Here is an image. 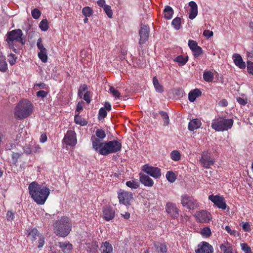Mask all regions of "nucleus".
Segmentation results:
<instances>
[{
	"instance_id": "f257e3e1",
	"label": "nucleus",
	"mask_w": 253,
	"mask_h": 253,
	"mask_svg": "<svg viewBox=\"0 0 253 253\" xmlns=\"http://www.w3.org/2000/svg\"><path fill=\"white\" fill-rule=\"evenodd\" d=\"M91 141L92 149L103 156L117 153L122 150V142L119 139L102 141L95 136H91Z\"/></svg>"
},
{
	"instance_id": "f03ea898",
	"label": "nucleus",
	"mask_w": 253,
	"mask_h": 253,
	"mask_svg": "<svg viewBox=\"0 0 253 253\" xmlns=\"http://www.w3.org/2000/svg\"><path fill=\"white\" fill-rule=\"evenodd\" d=\"M28 189L32 198L39 205H43L50 194V190L48 187L36 182L31 183Z\"/></svg>"
},
{
	"instance_id": "7ed1b4c3",
	"label": "nucleus",
	"mask_w": 253,
	"mask_h": 253,
	"mask_svg": "<svg viewBox=\"0 0 253 253\" xmlns=\"http://www.w3.org/2000/svg\"><path fill=\"white\" fill-rule=\"evenodd\" d=\"M54 233L61 237H65L70 233L72 224L69 218L63 216L56 220L53 225Z\"/></svg>"
},
{
	"instance_id": "20e7f679",
	"label": "nucleus",
	"mask_w": 253,
	"mask_h": 253,
	"mask_svg": "<svg viewBox=\"0 0 253 253\" xmlns=\"http://www.w3.org/2000/svg\"><path fill=\"white\" fill-rule=\"evenodd\" d=\"M33 109V106L30 101L22 100L15 107L14 115L18 119H23L31 114Z\"/></svg>"
},
{
	"instance_id": "39448f33",
	"label": "nucleus",
	"mask_w": 253,
	"mask_h": 253,
	"mask_svg": "<svg viewBox=\"0 0 253 253\" xmlns=\"http://www.w3.org/2000/svg\"><path fill=\"white\" fill-rule=\"evenodd\" d=\"M233 124L232 119H226L225 117H219L212 121L211 127L216 131H224L230 129Z\"/></svg>"
},
{
	"instance_id": "423d86ee",
	"label": "nucleus",
	"mask_w": 253,
	"mask_h": 253,
	"mask_svg": "<svg viewBox=\"0 0 253 253\" xmlns=\"http://www.w3.org/2000/svg\"><path fill=\"white\" fill-rule=\"evenodd\" d=\"M23 34L21 30L19 29L13 30L7 32L6 35V41L9 46L13 47V42L16 41L21 43L22 45L25 44V42Z\"/></svg>"
},
{
	"instance_id": "0eeeda50",
	"label": "nucleus",
	"mask_w": 253,
	"mask_h": 253,
	"mask_svg": "<svg viewBox=\"0 0 253 253\" xmlns=\"http://www.w3.org/2000/svg\"><path fill=\"white\" fill-rule=\"evenodd\" d=\"M181 204L183 207L190 210H193L197 208L198 203L193 197L187 194H182L180 198Z\"/></svg>"
},
{
	"instance_id": "6e6552de",
	"label": "nucleus",
	"mask_w": 253,
	"mask_h": 253,
	"mask_svg": "<svg viewBox=\"0 0 253 253\" xmlns=\"http://www.w3.org/2000/svg\"><path fill=\"white\" fill-rule=\"evenodd\" d=\"M150 33L149 27L146 25H143L141 26L139 31V41L138 50H142L144 47V44L148 41Z\"/></svg>"
},
{
	"instance_id": "1a4fd4ad",
	"label": "nucleus",
	"mask_w": 253,
	"mask_h": 253,
	"mask_svg": "<svg viewBox=\"0 0 253 253\" xmlns=\"http://www.w3.org/2000/svg\"><path fill=\"white\" fill-rule=\"evenodd\" d=\"M142 170L155 179H158L162 175L161 170L160 168L150 166L148 164L143 166Z\"/></svg>"
},
{
	"instance_id": "9d476101",
	"label": "nucleus",
	"mask_w": 253,
	"mask_h": 253,
	"mask_svg": "<svg viewBox=\"0 0 253 253\" xmlns=\"http://www.w3.org/2000/svg\"><path fill=\"white\" fill-rule=\"evenodd\" d=\"M166 211L167 213L173 219H177L179 216L180 210L176 204L169 202L166 205Z\"/></svg>"
},
{
	"instance_id": "9b49d317",
	"label": "nucleus",
	"mask_w": 253,
	"mask_h": 253,
	"mask_svg": "<svg viewBox=\"0 0 253 253\" xmlns=\"http://www.w3.org/2000/svg\"><path fill=\"white\" fill-rule=\"evenodd\" d=\"M209 199L219 209L224 210L227 208L225 199L222 196L211 194L209 196Z\"/></svg>"
},
{
	"instance_id": "f8f14e48",
	"label": "nucleus",
	"mask_w": 253,
	"mask_h": 253,
	"mask_svg": "<svg viewBox=\"0 0 253 253\" xmlns=\"http://www.w3.org/2000/svg\"><path fill=\"white\" fill-rule=\"evenodd\" d=\"M118 197L120 204L124 205H130L133 199V195L131 192L125 191L118 192Z\"/></svg>"
},
{
	"instance_id": "ddd939ff",
	"label": "nucleus",
	"mask_w": 253,
	"mask_h": 253,
	"mask_svg": "<svg viewBox=\"0 0 253 253\" xmlns=\"http://www.w3.org/2000/svg\"><path fill=\"white\" fill-rule=\"evenodd\" d=\"M200 162L203 167L209 169L214 163V159L212 158L208 152L204 153L200 158Z\"/></svg>"
},
{
	"instance_id": "4468645a",
	"label": "nucleus",
	"mask_w": 253,
	"mask_h": 253,
	"mask_svg": "<svg viewBox=\"0 0 253 253\" xmlns=\"http://www.w3.org/2000/svg\"><path fill=\"white\" fill-rule=\"evenodd\" d=\"M195 217L196 220L201 223L209 222L211 218V214L204 210L196 212Z\"/></svg>"
},
{
	"instance_id": "2eb2a0df",
	"label": "nucleus",
	"mask_w": 253,
	"mask_h": 253,
	"mask_svg": "<svg viewBox=\"0 0 253 253\" xmlns=\"http://www.w3.org/2000/svg\"><path fill=\"white\" fill-rule=\"evenodd\" d=\"M198 248L195 251L196 253H213L212 247L208 243L203 242L198 245Z\"/></svg>"
},
{
	"instance_id": "dca6fc26",
	"label": "nucleus",
	"mask_w": 253,
	"mask_h": 253,
	"mask_svg": "<svg viewBox=\"0 0 253 253\" xmlns=\"http://www.w3.org/2000/svg\"><path fill=\"white\" fill-rule=\"evenodd\" d=\"M63 140L65 143L69 146H74L77 144V139L73 132H68L65 135Z\"/></svg>"
},
{
	"instance_id": "f3484780",
	"label": "nucleus",
	"mask_w": 253,
	"mask_h": 253,
	"mask_svg": "<svg viewBox=\"0 0 253 253\" xmlns=\"http://www.w3.org/2000/svg\"><path fill=\"white\" fill-rule=\"evenodd\" d=\"M103 218L106 221H110L115 217V211L114 209L110 206L106 207L103 209Z\"/></svg>"
},
{
	"instance_id": "a211bd4d",
	"label": "nucleus",
	"mask_w": 253,
	"mask_h": 253,
	"mask_svg": "<svg viewBox=\"0 0 253 253\" xmlns=\"http://www.w3.org/2000/svg\"><path fill=\"white\" fill-rule=\"evenodd\" d=\"M219 248L223 253H234L233 245L227 241H224L220 245Z\"/></svg>"
},
{
	"instance_id": "6ab92c4d",
	"label": "nucleus",
	"mask_w": 253,
	"mask_h": 253,
	"mask_svg": "<svg viewBox=\"0 0 253 253\" xmlns=\"http://www.w3.org/2000/svg\"><path fill=\"white\" fill-rule=\"evenodd\" d=\"M232 59L235 65L240 69H243L246 68V63L243 61L242 57L239 54H233L232 55Z\"/></svg>"
},
{
	"instance_id": "aec40b11",
	"label": "nucleus",
	"mask_w": 253,
	"mask_h": 253,
	"mask_svg": "<svg viewBox=\"0 0 253 253\" xmlns=\"http://www.w3.org/2000/svg\"><path fill=\"white\" fill-rule=\"evenodd\" d=\"M64 253H70L73 249V245L68 241L59 242L56 244Z\"/></svg>"
},
{
	"instance_id": "412c9836",
	"label": "nucleus",
	"mask_w": 253,
	"mask_h": 253,
	"mask_svg": "<svg viewBox=\"0 0 253 253\" xmlns=\"http://www.w3.org/2000/svg\"><path fill=\"white\" fill-rule=\"evenodd\" d=\"M99 250L100 253H113V252L112 245L108 241L102 242Z\"/></svg>"
},
{
	"instance_id": "4be33fe9",
	"label": "nucleus",
	"mask_w": 253,
	"mask_h": 253,
	"mask_svg": "<svg viewBox=\"0 0 253 253\" xmlns=\"http://www.w3.org/2000/svg\"><path fill=\"white\" fill-rule=\"evenodd\" d=\"M189 5L190 7L189 11V19H194L198 14V5L196 3L193 1L189 2Z\"/></svg>"
},
{
	"instance_id": "5701e85b",
	"label": "nucleus",
	"mask_w": 253,
	"mask_h": 253,
	"mask_svg": "<svg viewBox=\"0 0 253 253\" xmlns=\"http://www.w3.org/2000/svg\"><path fill=\"white\" fill-rule=\"evenodd\" d=\"M85 248L88 253H98V245L96 241L85 243Z\"/></svg>"
},
{
	"instance_id": "b1692460",
	"label": "nucleus",
	"mask_w": 253,
	"mask_h": 253,
	"mask_svg": "<svg viewBox=\"0 0 253 253\" xmlns=\"http://www.w3.org/2000/svg\"><path fill=\"white\" fill-rule=\"evenodd\" d=\"M139 180L145 186L152 187L154 185V181L148 175L140 174Z\"/></svg>"
},
{
	"instance_id": "393cba45",
	"label": "nucleus",
	"mask_w": 253,
	"mask_h": 253,
	"mask_svg": "<svg viewBox=\"0 0 253 253\" xmlns=\"http://www.w3.org/2000/svg\"><path fill=\"white\" fill-rule=\"evenodd\" d=\"M202 92L199 89L195 88L191 90L188 94V99L191 102H193L196 99L201 96Z\"/></svg>"
},
{
	"instance_id": "a878e982",
	"label": "nucleus",
	"mask_w": 253,
	"mask_h": 253,
	"mask_svg": "<svg viewBox=\"0 0 253 253\" xmlns=\"http://www.w3.org/2000/svg\"><path fill=\"white\" fill-rule=\"evenodd\" d=\"M201 125V121L198 119L191 120L188 124V129L190 131H194L199 128Z\"/></svg>"
},
{
	"instance_id": "bb28decb",
	"label": "nucleus",
	"mask_w": 253,
	"mask_h": 253,
	"mask_svg": "<svg viewBox=\"0 0 253 253\" xmlns=\"http://www.w3.org/2000/svg\"><path fill=\"white\" fill-rule=\"evenodd\" d=\"M188 60V56H183L182 55L177 56L174 59L173 61L177 62L179 66H183L186 64Z\"/></svg>"
},
{
	"instance_id": "cd10ccee",
	"label": "nucleus",
	"mask_w": 253,
	"mask_h": 253,
	"mask_svg": "<svg viewBox=\"0 0 253 253\" xmlns=\"http://www.w3.org/2000/svg\"><path fill=\"white\" fill-rule=\"evenodd\" d=\"M154 247L158 253H166L167 252V246L164 243H156L154 244Z\"/></svg>"
},
{
	"instance_id": "c85d7f7f",
	"label": "nucleus",
	"mask_w": 253,
	"mask_h": 253,
	"mask_svg": "<svg viewBox=\"0 0 253 253\" xmlns=\"http://www.w3.org/2000/svg\"><path fill=\"white\" fill-rule=\"evenodd\" d=\"M164 17L167 19H170L173 16L174 13L173 10L171 7L169 5H166L164 10Z\"/></svg>"
},
{
	"instance_id": "c756f323",
	"label": "nucleus",
	"mask_w": 253,
	"mask_h": 253,
	"mask_svg": "<svg viewBox=\"0 0 253 253\" xmlns=\"http://www.w3.org/2000/svg\"><path fill=\"white\" fill-rule=\"evenodd\" d=\"M153 84L156 91L159 93H162L164 91L163 86L159 83V82L156 77L153 78Z\"/></svg>"
},
{
	"instance_id": "7c9ffc66",
	"label": "nucleus",
	"mask_w": 253,
	"mask_h": 253,
	"mask_svg": "<svg viewBox=\"0 0 253 253\" xmlns=\"http://www.w3.org/2000/svg\"><path fill=\"white\" fill-rule=\"evenodd\" d=\"M7 70V64L5 58L2 55H0V71L5 72Z\"/></svg>"
},
{
	"instance_id": "2f4dec72",
	"label": "nucleus",
	"mask_w": 253,
	"mask_h": 253,
	"mask_svg": "<svg viewBox=\"0 0 253 253\" xmlns=\"http://www.w3.org/2000/svg\"><path fill=\"white\" fill-rule=\"evenodd\" d=\"M203 79L208 83L212 82L214 79L213 74L210 71H205L203 73Z\"/></svg>"
},
{
	"instance_id": "473e14b6",
	"label": "nucleus",
	"mask_w": 253,
	"mask_h": 253,
	"mask_svg": "<svg viewBox=\"0 0 253 253\" xmlns=\"http://www.w3.org/2000/svg\"><path fill=\"white\" fill-rule=\"evenodd\" d=\"M74 121L76 124L83 126H85L87 124V122L80 116L79 113L75 114L74 117Z\"/></svg>"
},
{
	"instance_id": "72a5a7b5",
	"label": "nucleus",
	"mask_w": 253,
	"mask_h": 253,
	"mask_svg": "<svg viewBox=\"0 0 253 253\" xmlns=\"http://www.w3.org/2000/svg\"><path fill=\"white\" fill-rule=\"evenodd\" d=\"M181 18L177 17L172 20L171 22V25L176 30H178L181 28Z\"/></svg>"
},
{
	"instance_id": "f704fd0d",
	"label": "nucleus",
	"mask_w": 253,
	"mask_h": 253,
	"mask_svg": "<svg viewBox=\"0 0 253 253\" xmlns=\"http://www.w3.org/2000/svg\"><path fill=\"white\" fill-rule=\"evenodd\" d=\"M170 156V158L174 161H178L181 159V154L178 150L171 151Z\"/></svg>"
},
{
	"instance_id": "c9c22d12",
	"label": "nucleus",
	"mask_w": 253,
	"mask_h": 253,
	"mask_svg": "<svg viewBox=\"0 0 253 253\" xmlns=\"http://www.w3.org/2000/svg\"><path fill=\"white\" fill-rule=\"evenodd\" d=\"M95 135L94 136L95 137L98 138L99 140L101 141L104 138H105L106 136V134L105 132L102 129H97L95 131Z\"/></svg>"
},
{
	"instance_id": "e433bc0d",
	"label": "nucleus",
	"mask_w": 253,
	"mask_h": 253,
	"mask_svg": "<svg viewBox=\"0 0 253 253\" xmlns=\"http://www.w3.org/2000/svg\"><path fill=\"white\" fill-rule=\"evenodd\" d=\"M167 179L170 183H173L176 180V175L173 171H168L166 175Z\"/></svg>"
},
{
	"instance_id": "4c0bfd02",
	"label": "nucleus",
	"mask_w": 253,
	"mask_h": 253,
	"mask_svg": "<svg viewBox=\"0 0 253 253\" xmlns=\"http://www.w3.org/2000/svg\"><path fill=\"white\" fill-rule=\"evenodd\" d=\"M126 184L129 188L134 189H137L139 186V182L133 180L126 181Z\"/></svg>"
},
{
	"instance_id": "58836bf2",
	"label": "nucleus",
	"mask_w": 253,
	"mask_h": 253,
	"mask_svg": "<svg viewBox=\"0 0 253 253\" xmlns=\"http://www.w3.org/2000/svg\"><path fill=\"white\" fill-rule=\"evenodd\" d=\"M38 57L42 62L46 63L47 61V50L40 51Z\"/></svg>"
},
{
	"instance_id": "ea45409f",
	"label": "nucleus",
	"mask_w": 253,
	"mask_h": 253,
	"mask_svg": "<svg viewBox=\"0 0 253 253\" xmlns=\"http://www.w3.org/2000/svg\"><path fill=\"white\" fill-rule=\"evenodd\" d=\"M82 13L86 17H90L93 14V10L90 7L85 6L83 8Z\"/></svg>"
},
{
	"instance_id": "a19ab883",
	"label": "nucleus",
	"mask_w": 253,
	"mask_h": 253,
	"mask_svg": "<svg viewBox=\"0 0 253 253\" xmlns=\"http://www.w3.org/2000/svg\"><path fill=\"white\" fill-rule=\"evenodd\" d=\"M29 236L32 237L33 241H35L36 240L37 237H40V233L37 229L34 228L30 230Z\"/></svg>"
},
{
	"instance_id": "79ce46f5",
	"label": "nucleus",
	"mask_w": 253,
	"mask_h": 253,
	"mask_svg": "<svg viewBox=\"0 0 253 253\" xmlns=\"http://www.w3.org/2000/svg\"><path fill=\"white\" fill-rule=\"evenodd\" d=\"M39 27L42 31H46L48 28V23L46 19L42 20L39 24Z\"/></svg>"
},
{
	"instance_id": "37998d69",
	"label": "nucleus",
	"mask_w": 253,
	"mask_h": 253,
	"mask_svg": "<svg viewBox=\"0 0 253 253\" xmlns=\"http://www.w3.org/2000/svg\"><path fill=\"white\" fill-rule=\"evenodd\" d=\"M110 92L113 96V97H115L117 99H120L121 97V94L119 91L116 89L113 86H110L109 88Z\"/></svg>"
},
{
	"instance_id": "c03bdc74",
	"label": "nucleus",
	"mask_w": 253,
	"mask_h": 253,
	"mask_svg": "<svg viewBox=\"0 0 253 253\" xmlns=\"http://www.w3.org/2000/svg\"><path fill=\"white\" fill-rule=\"evenodd\" d=\"M87 89V86L85 84L81 85L78 90V95L80 98L83 97V92L85 91Z\"/></svg>"
},
{
	"instance_id": "a18cd8bd",
	"label": "nucleus",
	"mask_w": 253,
	"mask_h": 253,
	"mask_svg": "<svg viewBox=\"0 0 253 253\" xmlns=\"http://www.w3.org/2000/svg\"><path fill=\"white\" fill-rule=\"evenodd\" d=\"M160 114L164 120V126H166L168 125L169 124V117L168 114L164 111H161Z\"/></svg>"
},
{
	"instance_id": "49530a36",
	"label": "nucleus",
	"mask_w": 253,
	"mask_h": 253,
	"mask_svg": "<svg viewBox=\"0 0 253 253\" xmlns=\"http://www.w3.org/2000/svg\"><path fill=\"white\" fill-rule=\"evenodd\" d=\"M17 59V56L13 53H10L8 55V61L10 65H14Z\"/></svg>"
},
{
	"instance_id": "de8ad7c7",
	"label": "nucleus",
	"mask_w": 253,
	"mask_h": 253,
	"mask_svg": "<svg viewBox=\"0 0 253 253\" xmlns=\"http://www.w3.org/2000/svg\"><path fill=\"white\" fill-rule=\"evenodd\" d=\"M201 233L203 236L206 237H210L211 234V229L208 227H206L202 229Z\"/></svg>"
},
{
	"instance_id": "09e8293b",
	"label": "nucleus",
	"mask_w": 253,
	"mask_h": 253,
	"mask_svg": "<svg viewBox=\"0 0 253 253\" xmlns=\"http://www.w3.org/2000/svg\"><path fill=\"white\" fill-rule=\"evenodd\" d=\"M192 51L195 57H199L203 53L202 48L199 46L194 49Z\"/></svg>"
},
{
	"instance_id": "8fccbe9b",
	"label": "nucleus",
	"mask_w": 253,
	"mask_h": 253,
	"mask_svg": "<svg viewBox=\"0 0 253 253\" xmlns=\"http://www.w3.org/2000/svg\"><path fill=\"white\" fill-rule=\"evenodd\" d=\"M103 10L109 18H112L113 12L110 6L108 5L105 6V7L103 8Z\"/></svg>"
},
{
	"instance_id": "3c124183",
	"label": "nucleus",
	"mask_w": 253,
	"mask_h": 253,
	"mask_svg": "<svg viewBox=\"0 0 253 253\" xmlns=\"http://www.w3.org/2000/svg\"><path fill=\"white\" fill-rule=\"evenodd\" d=\"M107 115V111L106 110V109L103 108V107H101L99 110V113H98V118L99 119V120H100V118L101 119H104V118H105L106 117Z\"/></svg>"
},
{
	"instance_id": "603ef678",
	"label": "nucleus",
	"mask_w": 253,
	"mask_h": 253,
	"mask_svg": "<svg viewBox=\"0 0 253 253\" xmlns=\"http://www.w3.org/2000/svg\"><path fill=\"white\" fill-rule=\"evenodd\" d=\"M31 14L32 17L35 19H38L41 15L40 11L37 8H34L32 10Z\"/></svg>"
},
{
	"instance_id": "864d4df0",
	"label": "nucleus",
	"mask_w": 253,
	"mask_h": 253,
	"mask_svg": "<svg viewBox=\"0 0 253 253\" xmlns=\"http://www.w3.org/2000/svg\"><path fill=\"white\" fill-rule=\"evenodd\" d=\"M242 227L243 230L245 232H250L252 230L250 223L248 222H242Z\"/></svg>"
},
{
	"instance_id": "5fc2aeb1",
	"label": "nucleus",
	"mask_w": 253,
	"mask_h": 253,
	"mask_svg": "<svg viewBox=\"0 0 253 253\" xmlns=\"http://www.w3.org/2000/svg\"><path fill=\"white\" fill-rule=\"evenodd\" d=\"M37 46L38 49L41 51H44L46 50V48L44 47L43 44L42 43V40L41 38H39L37 42Z\"/></svg>"
},
{
	"instance_id": "6e6d98bb",
	"label": "nucleus",
	"mask_w": 253,
	"mask_h": 253,
	"mask_svg": "<svg viewBox=\"0 0 253 253\" xmlns=\"http://www.w3.org/2000/svg\"><path fill=\"white\" fill-rule=\"evenodd\" d=\"M188 46L191 50H193L198 46L197 42L196 41L191 40L188 41Z\"/></svg>"
},
{
	"instance_id": "4d7b16f0",
	"label": "nucleus",
	"mask_w": 253,
	"mask_h": 253,
	"mask_svg": "<svg viewBox=\"0 0 253 253\" xmlns=\"http://www.w3.org/2000/svg\"><path fill=\"white\" fill-rule=\"evenodd\" d=\"M15 218V213L10 211H8L6 213V219L8 221H11Z\"/></svg>"
},
{
	"instance_id": "13d9d810",
	"label": "nucleus",
	"mask_w": 253,
	"mask_h": 253,
	"mask_svg": "<svg viewBox=\"0 0 253 253\" xmlns=\"http://www.w3.org/2000/svg\"><path fill=\"white\" fill-rule=\"evenodd\" d=\"M247 64L248 73L253 75V62L250 61H248Z\"/></svg>"
},
{
	"instance_id": "bf43d9fd",
	"label": "nucleus",
	"mask_w": 253,
	"mask_h": 253,
	"mask_svg": "<svg viewBox=\"0 0 253 253\" xmlns=\"http://www.w3.org/2000/svg\"><path fill=\"white\" fill-rule=\"evenodd\" d=\"M241 247L242 250L244 251L245 253H248L252 251L251 248L246 243L241 244Z\"/></svg>"
},
{
	"instance_id": "052dcab7",
	"label": "nucleus",
	"mask_w": 253,
	"mask_h": 253,
	"mask_svg": "<svg viewBox=\"0 0 253 253\" xmlns=\"http://www.w3.org/2000/svg\"><path fill=\"white\" fill-rule=\"evenodd\" d=\"M237 102L241 105H245L247 103V99L241 97H237L236 98Z\"/></svg>"
},
{
	"instance_id": "680f3d73",
	"label": "nucleus",
	"mask_w": 253,
	"mask_h": 253,
	"mask_svg": "<svg viewBox=\"0 0 253 253\" xmlns=\"http://www.w3.org/2000/svg\"><path fill=\"white\" fill-rule=\"evenodd\" d=\"M47 94V92L42 90L37 91L36 93V95L38 97H41L42 98H43L46 97Z\"/></svg>"
},
{
	"instance_id": "e2e57ef3",
	"label": "nucleus",
	"mask_w": 253,
	"mask_h": 253,
	"mask_svg": "<svg viewBox=\"0 0 253 253\" xmlns=\"http://www.w3.org/2000/svg\"><path fill=\"white\" fill-rule=\"evenodd\" d=\"M24 152L27 155H30L32 153V145H27L23 148Z\"/></svg>"
},
{
	"instance_id": "0e129e2a",
	"label": "nucleus",
	"mask_w": 253,
	"mask_h": 253,
	"mask_svg": "<svg viewBox=\"0 0 253 253\" xmlns=\"http://www.w3.org/2000/svg\"><path fill=\"white\" fill-rule=\"evenodd\" d=\"M90 92L87 91L84 95V101L86 102L87 103H89L90 102Z\"/></svg>"
},
{
	"instance_id": "69168bd1",
	"label": "nucleus",
	"mask_w": 253,
	"mask_h": 253,
	"mask_svg": "<svg viewBox=\"0 0 253 253\" xmlns=\"http://www.w3.org/2000/svg\"><path fill=\"white\" fill-rule=\"evenodd\" d=\"M225 230L228 233L232 236H236L237 231L235 230H231V228L229 226H226L225 227Z\"/></svg>"
},
{
	"instance_id": "338daca9",
	"label": "nucleus",
	"mask_w": 253,
	"mask_h": 253,
	"mask_svg": "<svg viewBox=\"0 0 253 253\" xmlns=\"http://www.w3.org/2000/svg\"><path fill=\"white\" fill-rule=\"evenodd\" d=\"M44 238L43 237H42V236H40L39 237V239L38 240V247L39 248H42L44 244Z\"/></svg>"
},
{
	"instance_id": "774afa93",
	"label": "nucleus",
	"mask_w": 253,
	"mask_h": 253,
	"mask_svg": "<svg viewBox=\"0 0 253 253\" xmlns=\"http://www.w3.org/2000/svg\"><path fill=\"white\" fill-rule=\"evenodd\" d=\"M32 153H38L40 152L41 150V147L38 144H35L33 146H32Z\"/></svg>"
}]
</instances>
